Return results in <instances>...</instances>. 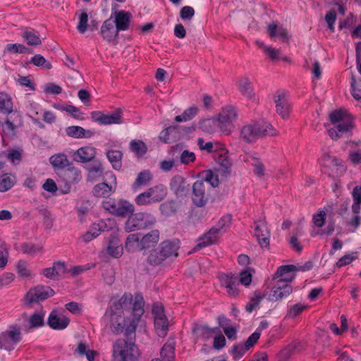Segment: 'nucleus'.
Returning a JSON list of instances; mask_svg holds the SVG:
<instances>
[{
	"label": "nucleus",
	"instance_id": "f257e3e1",
	"mask_svg": "<svg viewBox=\"0 0 361 361\" xmlns=\"http://www.w3.org/2000/svg\"><path fill=\"white\" fill-rule=\"evenodd\" d=\"M144 300L140 293L135 296L125 293L118 300H111L104 317L114 334L125 330V336L135 334L137 324L144 313Z\"/></svg>",
	"mask_w": 361,
	"mask_h": 361
},
{
	"label": "nucleus",
	"instance_id": "f03ea898",
	"mask_svg": "<svg viewBox=\"0 0 361 361\" xmlns=\"http://www.w3.org/2000/svg\"><path fill=\"white\" fill-rule=\"evenodd\" d=\"M279 132L270 123L251 121L238 128V137L245 144H254L267 136L276 137Z\"/></svg>",
	"mask_w": 361,
	"mask_h": 361
},
{
	"label": "nucleus",
	"instance_id": "7ed1b4c3",
	"mask_svg": "<svg viewBox=\"0 0 361 361\" xmlns=\"http://www.w3.org/2000/svg\"><path fill=\"white\" fill-rule=\"evenodd\" d=\"M179 248V240H164L156 248L148 252L145 262L152 268L163 267L167 261L178 257Z\"/></svg>",
	"mask_w": 361,
	"mask_h": 361
},
{
	"label": "nucleus",
	"instance_id": "20e7f679",
	"mask_svg": "<svg viewBox=\"0 0 361 361\" xmlns=\"http://www.w3.org/2000/svg\"><path fill=\"white\" fill-rule=\"evenodd\" d=\"M160 231L158 229L151 230L145 233H131L126 239L125 248L128 252H145L157 247L160 241Z\"/></svg>",
	"mask_w": 361,
	"mask_h": 361
},
{
	"label": "nucleus",
	"instance_id": "39448f33",
	"mask_svg": "<svg viewBox=\"0 0 361 361\" xmlns=\"http://www.w3.org/2000/svg\"><path fill=\"white\" fill-rule=\"evenodd\" d=\"M329 120L331 123L326 127L329 135L334 140H338L354 127L352 117L342 110L332 111L329 114Z\"/></svg>",
	"mask_w": 361,
	"mask_h": 361
},
{
	"label": "nucleus",
	"instance_id": "423d86ee",
	"mask_svg": "<svg viewBox=\"0 0 361 361\" xmlns=\"http://www.w3.org/2000/svg\"><path fill=\"white\" fill-rule=\"evenodd\" d=\"M135 334L133 335V338ZM128 340L119 338L113 345V357L114 361L137 360L139 351L135 345L133 337H127Z\"/></svg>",
	"mask_w": 361,
	"mask_h": 361
},
{
	"label": "nucleus",
	"instance_id": "0eeeda50",
	"mask_svg": "<svg viewBox=\"0 0 361 361\" xmlns=\"http://www.w3.org/2000/svg\"><path fill=\"white\" fill-rule=\"evenodd\" d=\"M157 223L155 216L149 212L130 213L124 224L126 233L145 230L153 227Z\"/></svg>",
	"mask_w": 361,
	"mask_h": 361
},
{
	"label": "nucleus",
	"instance_id": "6e6552de",
	"mask_svg": "<svg viewBox=\"0 0 361 361\" xmlns=\"http://www.w3.org/2000/svg\"><path fill=\"white\" fill-rule=\"evenodd\" d=\"M238 118L237 107L227 104L223 106L216 115L217 128L222 134L230 135L233 132Z\"/></svg>",
	"mask_w": 361,
	"mask_h": 361
},
{
	"label": "nucleus",
	"instance_id": "1a4fd4ad",
	"mask_svg": "<svg viewBox=\"0 0 361 361\" xmlns=\"http://www.w3.org/2000/svg\"><path fill=\"white\" fill-rule=\"evenodd\" d=\"M3 111L7 114L4 122V132L14 136L16 128L21 125V116L17 111L13 110L11 97L1 93V111Z\"/></svg>",
	"mask_w": 361,
	"mask_h": 361
},
{
	"label": "nucleus",
	"instance_id": "9d476101",
	"mask_svg": "<svg viewBox=\"0 0 361 361\" xmlns=\"http://www.w3.org/2000/svg\"><path fill=\"white\" fill-rule=\"evenodd\" d=\"M103 207L111 214L120 216L128 217L130 213L135 212L134 205L128 201L120 200H109L103 202Z\"/></svg>",
	"mask_w": 361,
	"mask_h": 361
},
{
	"label": "nucleus",
	"instance_id": "9b49d317",
	"mask_svg": "<svg viewBox=\"0 0 361 361\" xmlns=\"http://www.w3.org/2000/svg\"><path fill=\"white\" fill-rule=\"evenodd\" d=\"M54 291L49 286H37L30 288L25 294L23 302L27 306L43 301L54 295Z\"/></svg>",
	"mask_w": 361,
	"mask_h": 361
},
{
	"label": "nucleus",
	"instance_id": "f8f14e48",
	"mask_svg": "<svg viewBox=\"0 0 361 361\" xmlns=\"http://www.w3.org/2000/svg\"><path fill=\"white\" fill-rule=\"evenodd\" d=\"M276 114L283 119L287 120L291 112V104L288 101V93L284 90H279L274 95Z\"/></svg>",
	"mask_w": 361,
	"mask_h": 361
},
{
	"label": "nucleus",
	"instance_id": "ddd939ff",
	"mask_svg": "<svg viewBox=\"0 0 361 361\" xmlns=\"http://www.w3.org/2000/svg\"><path fill=\"white\" fill-rule=\"evenodd\" d=\"M123 111L121 109H117L111 114H105L102 111H95L91 112V118L92 121L101 125L107 126L112 124H121Z\"/></svg>",
	"mask_w": 361,
	"mask_h": 361
},
{
	"label": "nucleus",
	"instance_id": "4468645a",
	"mask_svg": "<svg viewBox=\"0 0 361 361\" xmlns=\"http://www.w3.org/2000/svg\"><path fill=\"white\" fill-rule=\"evenodd\" d=\"M209 188L204 180H197L192 185V200L197 207H202L206 204L208 200Z\"/></svg>",
	"mask_w": 361,
	"mask_h": 361
},
{
	"label": "nucleus",
	"instance_id": "2eb2a0df",
	"mask_svg": "<svg viewBox=\"0 0 361 361\" xmlns=\"http://www.w3.org/2000/svg\"><path fill=\"white\" fill-rule=\"evenodd\" d=\"M215 160L221 166L219 171L226 177L229 176L233 167V161L229 157L228 150L225 148L220 147L219 150L216 152Z\"/></svg>",
	"mask_w": 361,
	"mask_h": 361
},
{
	"label": "nucleus",
	"instance_id": "dca6fc26",
	"mask_svg": "<svg viewBox=\"0 0 361 361\" xmlns=\"http://www.w3.org/2000/svg\"><path fill=\"white\" fill-rule=\"evenodd\" d=\"M255 235L261 247L268 248L269 246V230L264 219H259L255 223Z\"/></svg>",
	"mask_w": 361,
	"mask_h": 361
},
{
	"label": "nucleus",
	"instance_id": "f3484780",
	"mask_svg": "<svg viewBox=\"0 0 361 361\" xmlns=\"http://www.w3.org/2000/svg\"><path fill=\"white\" fill-rule=\"evenodd\" d=\"M267 33L272 40L277 39L281 42L289 44L290 35L283 26H279L277 22L273 21L267 25Z\"/></svg>",
	"mask_w": 361,
	"mask_h": 361
},
{
	"label": "nucleus",
	"instance_id": "a211bd4d",
	"mask_svg": "<svg viewBox=\"0 0 361 361\" xmlns=\"http://www.w3.org/2000/svg\"><path fill=\"white\" fill-rule=\"evenodd\" d=\"M20 340V331L16 327H11L10 329L6 331L3 334V341H1V347L3 346L7 351L14 349L16 344Z\"/></svg>",
	"mask_w": 361,
	"mask_h": 361
},
{
	"label": "nucleus",
	"instance_id": "6ab92c4d",
	"mask_svg": "<svg viewBox=\"0 0 361 361\" xmlns=\"http://www.w3.org/2000/svg\"><path fill=\"white\" fill-rule=\"evenodd\" d=\"M219 281L221 286L226 288L228 296L235 298L238 295V281L236 276L224 274L220 276Z\"/></svg>",
	"mask_w": 361,
	"mask_h": 361
},
{
	"label": "nucleus",
	"instance_id": "aec40b11",
	"mask_svg": "<svg viewBox=\"0 0 361 361\" xmlns=\"http://www.w3.org/2000/svg\"><path fill=\"white\" fill-rule=\"evenodd\" d=\"M296 270L295 266L292 264L281 266L275 273L274 280L290 283L295 278L294 272Z\"/></svg>",
	"mask_w": 361,
	"mask_h": 361
},
{
	"label": "nucleus",
	"instance_id": "412c9836",
	"mask_svg": "<svg viewBox=\"0 0 361 361\" xmlns=\"http://www.w3.org/2000/svg\"><path fill=\"white\" fill-rule=\"evenodd\" d=\"M96 153V149L94 147L87 145L77 149L72 156L73 160L77 162L87 163L94 159Z\"/></svg>",
	"mask_w": 361,
	"mask_h": 361
},
{
	"label": "nucleus",
	"instance_id": "4be33fe9",
	"mask_svg": "<svg viewBox=\"0 0 361 361\" xmlns=\"http://www.w3.org/2000/svg\"><path fill=\"white\" fill-rule=\"evenodd\" d=\"M293 292V287L290 283L275 281L271 290V296L276 300H281L290 295Z\"/></svg>",
	"mask_w": 361,
	"mask_h": 361
},
{
	"label": "nucleus",
	"instance_id": "5701e85b",
	"mask_svg": "<svg viewBox=\"0 0 361 361\" xmlns=\"http://www.w3.org/2000/svg\"><path fill=\"white\" fill-rule=\"evenodd\" d=\"M219 229L212 228L200 239V242L194 247L193 250L197 251L202 247L216 243L219 239Z\"/></svg>",
	"mask_w": 361,
	"mask_h": 361
},
{
	"label": "nucleus",
	"instance_id": "b1692460",
	"mask_svg": "<svg viewBox=\"0 0 361 361\" xmlns=\"http://www.w3.org/2000/svg\"><path fill=\"white\" fill-rule=\"evenodd\" d=\"M238 87L240 93L247 99L255 101L256 95L252 82L247 78H241L238 82Z\"/></svg>",
	"mask_w": 361,
	"mask_h": 361
},
{
	"label": "nucleus",
	"instance_id": "393cba45",
	"mask_svg": "<svg viewBox=\"0 0 361 361\" xmlns=\"http://www.w3.org/2000/svg\"><path fill=\"white\" fill-rule=\"evenodd\" d=\"M118 30L110 19L106 20L101 27V34L104 39L111 42L118 35Z\"/></svg>",
	"mask_w": 361,
	"mask_h": 361
},
{
	"label": "nucleus",
	"instance_id": "a878e982",
	"mask_svg": "<svg viewBox=\"0 0 361 361\" xmlns=\"http://www.w3.org/2000/svg\"><path fill=\"white\" fill-rule=\"evenodd\" d=\"M170 188L178 195H182L188 190V185L181 176H175L170 182Z\"/></svg>",
	"mask_w": 361,
	"mask_h": 361
},
{
	"label": "nucleus",
	"instance_id": "bb28decb",
	"mask_svg": "<svg viewBox=\"0 0 361 361\" xmlns=\"http://www.w3.org/2000/svg\"><path fill=\"white\" fill-rule=\"evenodd\" d=\"M131 15L124 11H120L115 14V20L114 23L118 32L120 30H126L129 28Z\"/></svg>",
	"mask_w": 361,
	"mask_h": 361
},
{
	"label": "nucleus",
	"instance_id": "cd10ccee",
	"mask_svg": "<svg viewBox=\"0 0 361 361\" xmlns=\"http://www.w3.org/2000/svg\"><path fill=\"white\" fill-rule=\"evenodd\" d=\"M66 267L62 262H55L51 267L44 269L42 274L46 278L55 280L59 275L65 273Z\"/></svg>",
	"mask_w": 361,
	"mask_h": 361
},
{
	"label": "nucleus",
	"instance_id": "c85d7f7f",
	"mask_svg": "<svg viewBox=\"0 0 361 361\" xmlns=\"http://www.w3.org/2000/svg\"><path fill=\"white\" fill-rule=\"evenodd\" d=\"M70 320L66 316H58L55 312H52L48 320L49 325L54 329H63L69 324Z\"/></svg>",
	"mask_w": 361,
	"mask_h": 361
},
{
	"label": "nucleus",
	"instance_id": "c756f323",
	"mask_svg": "<svg viewBox=\"0 0 361 361\" xmlns=\"http://www.w3.org/2000/svg\"><path fill=\"white\" fill-rule=\"evenodd\" d=\"M66 134L75 138H89L91 137L94 133L90 130H85L80 126H69L66 130Z\"/></svg>",
	"mask_w": 361,
	"mask_h": 361
},
{
	"label": "nucleus",
	"instance_id": "7c9ffc66",
	"mask_svg": "<svg viewBox=\"0 0 361 361\" xmlns=\"http://www.w3.org/2000/svg\"><path fill=\"white\" fill-rule=\"evenodd\" d=\"M151 200L154 202H161L167 195V189L163 185H158L148 189Z\"/></svg>",
	"mask_w": 361,
	"mask_h": 361
},
{
	"label": "nucleus",
	"instance_id": "2f4dec72",
	"mask_svg": "<svg viewBox=\"0 0 361 361\" xmlns=\"http://www.w3.org/2000/svg\"><path fill=\"white\" fill-rule=\"evenodd\" d=\"M193 331L197 336L202 337L206 340L219 333L218 328H210L207 326H197L194 328Z\"/></svg>",
	"mask_w": 361,
	"mask_h": 361
},
{
	"label": "nucleus",
	"instance_id": "473e14b6",
	"mask_svg": "<svg viewBox=\"0 0 361 361\" xmlns=\"http://www.w3.org/2000/svg\"><path fill=\"white\" fill-rule=\"evenodd\" d=\"M299 346L298 343H291L282 349L278 354L279 361H288L295 353Z\"/></svg>",
	"mask_w": 361,
	"mask_h": 361
},
{
	"label": "nucleus",
	"instance_id": "72a5a7b5",
	"mask_svg": "<svg viewBox=\"0 0 361 361\" xmlns=\"http://www.w3.org/2000/svg\"><path fill=\"white\" fill-rule=\"evenodd\" d=\"M175 343L170 341L166 343L161 350L162 361H173Z\"/></svg>",
	"mask_w": 361,
	"mask_h": 361
},
{
	"label": "nucleus",
	"instance_id": "f704fd0d",
	"mask_svg": "<svg viewBox=\"0 0 361 361\" xmlns=\"http://www.w3.org/2000/svg\"><path fill=\"white\" fill-rule=\"evenodd\" d=\"M114 192L112 187L105 183L96 185L93 189V194L97 197H109Z\"/></svg>",
	"mask_w": 361,
	"mask_h": 361
},
{
	"label": "nucleus",
	"instance_id": "c9c22d12",
	"mask_svg": "<svg viewBox=\"0 0 361 361\" xmlns=\"http://www.w3.org/2000/svg\"><path fill=\"white\" fill-rule=\"evenodd\" d=\"M259 47L263 49L264 53L269 57L271 61H276L280 59L281 54V49H275L271 46H266L263 42H256Z\"/></svg>",
	"mask_w": 361,
	"mask_h": 361
},
{
	"label": "nucleus",
	"instance_id": "e433bc0d",
	"mask_svg": "<svg viewBox=\"0 0 361 361\" xmlns=\"http://www.w3.org/2000/svg\"><path fill=\"white\" fill-rule=\"evenodd\" d=\"M179 208V204L175 200H168L160 205V211L165 216L176 214Z\"/></svg>",
	"mask_w": 361,
	"mask_h": 361
},
{
	"label": "nucleus",
	"instance_id": "4c0bfd02",
	"mask_svg": "<svg viewBox=\"0 0 361 361\" xmlns=\"http://www.w3.org/2000/svg\"><path fill=\"white\" fill-rule=\"evenodd\" d=\"M152 180V174L147 171H142L137 175L133 188L135 190L140 189L142 186L147 185Z\"/></svg>",
	"mask_w": 361,
	"mask_h": 361
},
{
	"label": "nucleus",
	"instance_id": "58836bf2",
	"mask_svg": "<svg viewBox=\"0 0 361 361\" xmlns=\"http://www.w3.org/2000/svg\"><path fill=\"white\" fill-rule=\"evenodd\" d=\"M80 171L75 167H71L63 173V178L69 183H78L81 179Z\"/></svg>",
	"mask_w": 361,
	"mask_h": 361
},
{
	"label": "nucleus",
	"instance_id": "ea45409f",
	"mask_svg": "<svg viewBox=\"0 0 361 361\" xmlns=\"http://www.w3.org/2000/svg\"><path fill=\"white\" fill-rule=\"evenodd\" d=\"M50 162L55 168L63 169L69 166L70 162L65 154H56L50 157Z\"/></svg>",
	"mask_w": 361,
	"mask_h": 361
},
{
	"label": "nucleus",
	"instance_id": "a19ab883",
	"mask_svg": "<svg viewBox=\"0 0 361 361\" xmlns=\"http://www.w3.org/2000/svg\"><path fill=\"white\" fill-rule=\"evenodd\" d=\"M122 153L119 150H109L106 156L115 169H118L121 166Z\"/></svg>",
	"mask_w": 361,
	"mask_h": 361
},
{
	"label": "nucleus",
	"instance_id": "79ce46f5",
	"mask_svg": "<svg viewBox=\"0 0 361 361\" xmlns=\"http://www.w3.org/2000/svg\"><path fill=\"white\" fill-rule=\"evenodd\" d=\"M4 53H11V54H30L31 51L29 48L22 44H7L4 50Z\"/></svg>",
	"mask_w": 361,
	"mask_h": 361
},
{
	"label": "nucleus",
	"instance_id": "37998d69",
	"mask_svg": "<svg viewBox=\"0 0 361 361\" xmlns=\"http://www.w3.org/2000/svg\"><path fill=\"white\" fill-rule=\"evenodd\" d=\"M265 295L259 292H255L254 296L252 297L249 302L245 305V310L248 312H252L253 310L259 307L261 301L264 298Z\"/></svg>",
	"mask_w": 361,
	"mask_h": 361
},
{
	"label": "nucleus",
	"instance_id": "c03bdc74",
	"mask_svg": "<svg viewBox=\"0 0 361 361\" xmlns=\"http://www.w3.org/2000/svg\"><path fill=\"white\" fill-rule=\"evenodd\" d=\"M20 249L24 254L33 256L37 253L42 252L43 250V247L41 245L24 243L21 245Z\"/></svg>",
	"mask_w": 361,
	"mask_h": 361
},
{
	"label": "nucleus",
	"instance_id": "a18cd8bd",
	"mask_svg": "<svg viewBox=\"0 0 361 361\" xmlns=\"http://www.w3.org/2000/svg\"><path fill=\"white\" fill-rule=\"evenodd\" d=\"M76 351L80 355H86L89 361H94V357L98 355L97 352L93 350L87 349V346L84 343H79Z\"/></svg>",
	"mask_w": 361,
	"mask_h": 361
},
{
	"label": "nucleus",
	"instance_id": "49530a36",
	"mask_svg": "<svg viewBox=\"0 0 361 361\" xmlns=\"http://www.w3.org/2000/svg\"><path fill=\"white\" fill-rule=\"evenodd\" d=\"M197 145L201 150H204L209 153L216 152L220 148L219 144L212 142H205L202 137L197 139Z\"/></svg>",
	"mask_w": 361,
	"mask_h": 361
},
{
	"label": "nucleus",
	"instance_id": "de8ad7c7",
	"mask_svg": "<svg viewBox=\"0 0 361 361\" xmlns=\"http://www.w3.org/2000/svg\"><path fill=\"white\" fill-rule=\"evenodd\" d=\"M154 326L157 334L160 337H164L168 331L169 322L167 319H154Z\"/></svg>",
	"mask_w": 361,
	"mask_h": 361
},
{
	"label": "nucleus",
	"instance_id": "09e8293b",
	"mask_svg": "<svg viewBox=\"0 0 361 361\" xmlns=\"http://www.w3.org/2000/svg\"><path fill=\"white\" fill-rule=\"evenodd\" d=\"M251 166L256 176L262 178L265 176V166L260 159L253 158Z\"/></svg>",
	"mask_w": 361,
	"mask_h": 361
},
{
	"label": "nucleus",
	"instance_id": "8fccbe9b",
	"mask_svg": "<svg viewBox=\"0 0 361 361\" xmlns=\"http://www.w3.org/2000/svg\"><path fill=\"white\" fill-rule=\"evenodd\" d=\"M130 148L139 157L144 155L147 150L146 145L141 140H132L130 143Z\"/></svg>",
	"mask_w": 361,
	"mask_h": 361
},
{
	"label": "nucleus",
	"instance_id": "3c124183",
	"mask_svg": "<svg viewBox=\"0 0 361 361\" xmlns=\"http://www.w3.org/2000/svg\"><path fill=\"white\" fill-rule=\"evenodd\" d=\"M352 195L353 197L352 210L355 214H358L361 204V186L355 187L353 190Z\"/></svg>",
	"mask_w": 361,
	"mask_h": 361
},
{
	"label": "nucleus",
	"instance_id": "603ef678",
	"mask_svg": "<svg viewBox=\"0 0 361 361\" xmlns=\"http://www.w3.org/2000/svg\"><path fill=\"white\" fill-rule=\"evenodd\" d=\"M217 127V121L213 118L203 119L200 122V129L207 133H212Z\"/></svg>",
	"mask_w": 361,
	"mask_h": 361
},
{
	"label": "nucleus",
	"instance_id": "864d4df0",
	"mask_svg": "<svg viewBox=\"0 0 361 361\" xmlns=\"http://www.w3.org/2000/svg\"><path fill=\"white\" fill-rule=\"evenodd\" d=\"M123 247L117 241H110L107 246V252L112 257L118 258L123 253Z\"/></svg>",
	"mask_w": 361,
	"mask_h": 361
},
{
	"label": "nucleus",
	"instance_id": "5fc2aeb1",
	"mask_svg": "<svg viewBox=\"0 0 361 361\" xmlns=\"http://www.w3.org/2000/svg\"><path fill=\"white\" fill-rule=\"evenodd\" d=\"M16 269L18 274L23 278H30L32 276V271L30 269V265L24 260H20L17 265Z\"/></svg>",
	"mask_w": 361,
	"mask_h": 361
},
{
	"label": "nucleus",
	"instance_id": "6e6d98bb",
	"mask_svg": "<svg viewBox=\"0 0 361 361\" xmlns=\"http://www.w3.org/2000/svg\"><path fill=\"white\" fill-rule=\"evenodd\" d=\"M23 38L30 46H39L42 44L39 37L31 31H25L23 34Z\"/></svg>",
	"mask_w": 361,
	"mask_h": 361
},
{
	"label": "nucleus",
	"instance_id": "4d7b16f0",
	"mask_svg": "<svg viewBox=\"0 0 361 361\" xmlns=\"http://www.w3.org/2000/svg\"><path fill=\"white\" fill-rule=\"evenodd\" d=\"M16 183L15 176L10 173L1 176V192L11 189Z\"/></svg>",
	"mask_w": 361,
	"mask_h": 361
},
{
	"label": "nucleus",
	"instance_id": "13d9d810",
	"mask_svg": "<svg viewBox=\"0 0 361 361\" xmlns=\"http://www.w3.org/2000/svg\"><path fill=\"white\" fill-rule=\"evenodd\" d=\"M204 176L201 180H204L205 183H209L213 188L219 186V180L218 176L214 174L211 170L204 171Z\"/></svg>",
	"mask_w": 361,
	"mask_h": 361
},
{
	"label": "nucleus",
	"instance_id": "bf43d9fd",
	"mask_svg": "<svg viewBox=\"0 0 361 361\" xmlns=\"http://www.w3.org/2000/svg\"><path fill=\"white\" fill-rule=\"evenodd\" d=\"M31 62L36 66L44 68L47 70H50L52 68V66L50 62L47 61L45 58L40 55L36 54L35 55L32 59Z\"/></svg>",
	"mask_w": 361,
	"mask_h": 361
},
{
	"label": "nucleus",
	"instance_id": "052dcab7",
	"mask_svg": "<svg viewBox=\"0 0 361 361\" xmlns=\"http://www.w3.org/2000/svg\"><path fill=\"white\" fill-rule=\"evenodd\" d=\"M6 158L14 164H18L22 159V152L19 149H13L6 153Z\"/></svg>",
	"mask_w": 361,
	"mask_h": 361
},
{
	"label": "nucleus",
	"instance_id": "680f3d73",
	"mask_svg": "<svg viewBox=\"0 0 361 361\" xmlns=\"http://www.w3.org/2000/svg\"><path fill=\"white\" fill-rule=\"evenodd\" d=\"M326 213L324 211H319L312 216V222L317 228H322L326 222Z\"/></svg>",
	"mask_w": 361,
	"mask_h": 361
},
{
	"label": "nucleus",
	"instance_id": "e2e57ef3",
	"mask_svg": "<svg viewBox=\"0 0 361 361\" xmlns=\"http://www.w3.org/2000/svg\"><path fill=\"white\" fill-rule=\"evenodd\" d=\"M88 15L85 11L82 12L79 16V22L77 29L80 33H84L87 30Z\"/></svg>",
	"mask_w": 361,
	"mask_h": 361
},
{
	"label": "nucleus",
	"instance_id": "0e129e2a",
	"mask_svg": "<svg viewBox=\"0 0 361 361\" xmlns=\"http://www.w3.org/2000/svg\"><path fill=\"white\" fill-rule=\"evenodd\" d=\"M351 87L353 97L361 102V84L360 82H357L354 77L352 78Z\"/></svg>",
	"mask_w": 361,
	"mask_h": 361
},
{
	"label": "nucleus",
	"instance_id": "69168bd1",
	"mask_svg": "<svg viewBox=\"0 0 361 361\" xmlns=\"http://www.w3.org/2000/svg\"><path fill=\"white\" fill-rule=\"evenodd\" d=\"M261 336V331L257 330L254 332L249 338L245 341L244 343V346L248 350L251 348H252L255 344L257 342L259 337Z\"/></svg>",
	"mask_w": 361,
	"mask_h": 361
},
{
	"label": "nucleus",
	"instance_id": "338daca9",
	"mask_svg": "<svg viewBox=\"0 0 361 361\" xmlns=\"http://www.w3.org/2000/svg\"><path fill=\"white\" fill-rule=\"evenodd\" d=\"M195 15V10L189 6H183L180 11V16L182 20H190Z\"/></svg>",
	"mask_w": 361,
	"mask_h": 361
},
{
	"label": "nucleus",
	"instance_id": "774afa93",
	"mask_svg": "<svg viewBox=\"0 0 361 361\" xmlns=\"http://www.w3.org/2000/svg\"><path fill=\"white\" fill-rule=\"evenodd\" d=\"M247 350L245 348V347L242 344L234 345L231 350L233 359H240Z\"/></svg>",
	"mask_w": 361,
	"mask_h": 361
}]
</instances>
